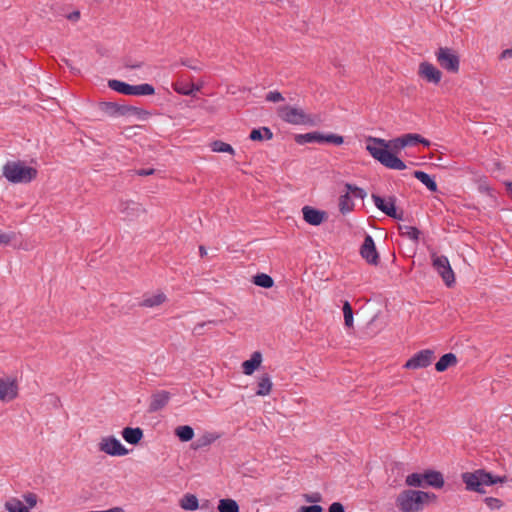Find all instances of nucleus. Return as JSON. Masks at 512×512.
Instances as JSON below:
<instances>
[{"label": "nucleus", "instance_id": "nucleus-42", "mask_svg": "<svg viewBox=\"0 0 512 512\" xmlns=\"http://www.w3.org/2000/svg\"><path fill=\"white\" fill-rule=\"evenodd\" d=\"M222 321H216V320H209V321H205V322H202V323H198L194 329H193V332L194 334L196 335H201L203 332H202V329L205 327V326H216L217 324L221 323Z\"/></svg>", "mask_w": 512, "mask_h": 512}, {"label": "nucleus", "instance_id": "nucleus-28", "mask_svg": "<svg viewBox=\"0 0 512 512\" xmlns=\"http://www.w3.org/2000/svg\"><path fill=\"white\" fill-rule=\"evenodd\" d=\"M180 507L184 510L195 511L199 508L198 498L194 494L187 493L180 500Z\"/></svg>", "mask_w": 512, "mask_h": 512}, {"label": "nucleus", "instance_id": "nucleus-35", "mask_svg": "<svg viewBox=\"0 0 512 512\" xmlns=\"http://www.w3.org/2000/svg\"><path fill=\"white\" fill-rule=\"evenodd\" d=\"M174 89L177 93H179L181 95L193 96L196 92H198L200 90V87L195 84L181 83V84H176L174 86Z\"/></svg>", "mask_w": 512, "mask_h": 512}, {"label": "nucleus", "instance_id": "nucleus-48", "mask_svg": "<svg viewBox=\"0 0 512 512\" xmlns=\"http://www.w3.org/2000/svg\"><path fill=\"white\" fill-rule=\"evenodd\" d=\"M459 70V57L450 52V71L458 72Z\"/></svg>", "mask_w": 512, "mask_h": 512}, {"label": "nucleus", "instance_id": "nucleus-3", "mask_svg": "<svg viewBox=\"0 0 512 512\" xmlns=\"http://www.w3.org/2000/svg\"><path fill=\"white\" fill-rule=\"evenodd\" d=\"M435 498L433 493L405 490L398 495L396 503L402 512H419L423 509L424 503Z\"/></svg>", "mask_w": 512, "mask_h": 512}, {"label": "nucleus", "instance_id": "nucleus-41", "mask_svg": "<svg viewBox=\"0 0 512 512\" xmlns=\"http://www.w3.org/2000/svg\"><path fill=\"white\" fill-rule=\"evenodd\" d=\"M438 61L444 69H448V47H441L439 49Z\"/></svg>", "mask_w": 512, "mask_h": 512}, {"label": "nucleus", "instance_id": "nucleus-6", "mask_svg": "<svg viewBox=\"0 0 512 512\" xmlns=\"http://www.w3.org/2000/svg\"><path fill=\"white\" fill-rule=\"evenodd\" d=\"M108 87L123 95L148 96L155 94L153 85L143 83L139 85H131L117 79L108 80Z\"/></svg>", "mask_w": 512, "mask_h": 512}, {"label": "nucleus", "instance_id": "nucleus-12", "mask_svg": "<svg viewBox=\"0 0 512 512\" xmlns=\"http://www.w3.org/2000/svg\"><path fill=\"white\" fill-rule=\"evenodd\" d=\"M433 269L441 276L444 284L448 286V258L438 255L434 249H429Z\"/></svg>", "mask_w": 512, "mask_h": 512}, {"label": "nucleus", "instance_id": "nucleus-45", "mask_svg": "<svg viewBox=\"0 0 512 512\" xmlns=\"http://www.w3.org/2000/svg\"><path fill=\"white\" fill-rule=\"evenodd\" d=\"M485 503L491 509H499L502 506V501L494 497L485 498Z\"/></svg>", "mask_w": 512, "mask_h": 512}, {"label": "nucleus", "instance_id": "nucleus-29", "mask_svg": "<svg viewBox=\"0 0 512 512\" xmlns=\"http://www.w3.org/2000/svg\"><path fill=\"white\" fill-rule=\"evenodd\" d=\"M218 512H239L238 503L231 498L220 499L218 502Z\"/></svg>", "mask_w": 512, "mask_h": 512}, {"label": "nucleus", "instance_id": "nucleus-32", "mask_svg": "<svg viewBox=\"0 0 512 512\" xmlns=\"http://www.w3.org/2000/svg\"><path fill=\"white\" fill-rule=\"evenodd\" d=\"M174 433L178 437V439L182 442H189L194 437V430L189 425L178 426L175 429Z\"/></svg>", "mask_w": 512, "mask_h": 512}, {"label": "nucleus", "instance_id": "nucleus-10", "mask_svg": "<svg viewBox=\"0 0 512 512\" xmlns=\"http://www.w3.org/2000/svg\"><path fill=\"white\" fill-rule=\"evenodd\" d=\"M99 450L111 456H125L128 454V449L114 436L102 438L99 443Z\"/></svg>", "mask_w": 512, "mask_h": 512}, {"label": "nucleus", "instance_id": "nucleus-11", "mask_svg": "<svg viewBox=\"0 0 512 512\" xmlns=\"http://www.w3.org/2000/svg\"><path fill=\"white\" fill-rule=\"evenodd\" d=\"M360 255L370 265H378L379 254L375 246V242L371 235L367 234L360 247Z\"/></svg>", "mask_w": 512, "mask_h": 512}, {"label": "nucleus", "instance_id": "nucleus-52", "mask_svg": "<svg viewBox=\"0 0 512 512\" xmlns=\"http://www.w3.org/2000/svg\"><path fill=\"white\" fill-rule=\"evenodd\" d=\"M155 169L153 168H141L135 171L138 176H149L154 174Z\"/></svg>", "mask_w": 512, "mask_h": 512}, {"label": "nucleus", "instance_id": "nucleus-27", "mask_svg": "<svg viewBox=\"0 0 512 512\" xmlns=\"http://www.w3.org/2000/svg\"><path fill=\"white\" fill-rule=\"evenodd\" d=\"M414 177L424 184L428 190L435 192L437 190V184L433 177L428 173L420 170L414 171Z\"/></svg>", "mask_w": 512, "mask_h": 512}, {"label": "nucleus", "instance_id": "nucleus-1", "mask_svg": "<svg viewBox=\"0 0 512 512\" xmlns=\"http://www.w3.org/2000/svg\"><path fill=\"white\" fill-rule=\"evenodd\" d=\"M404 136L386 141L382 138L369 136L366 139V150L384 167L393 170H404L406 164L395 153L406 147Z\"/></svg>", "mask_w": 512, "mask_h": 512}, {"label": "nucleus", "instance_id": "nucleus-13", "mask_svg": "<svg viewBox=\"0 0 512 512\" xmlns=\"http://www.w3.org/2000/svg\"><path fill=\"white\" fill-rule=\"evenodd\" d=\"M118 210L127 220L138 218L144 212L142 205L132 200L120 201Z\"/></svg>", "mask_w": 512, "mask_h": 512}, {"label": "nucleus", "instance_id": "nucleus-40", "mask_svg": "<svg viewBox=\"0 0 512 512\" xmlns=\"http://www.w3.org/2000/svg\"><path fill=\"white\" fill-rule=\"evenodd\" d=\"M345 188L348 189V193L354 198L364 199L367 195L366 191L354 184L346 183Z\"/></svg>", "mask_w": 512, "mask_h": 512}, {"label": "nucleus", "instance_id": "nucleus-5", "mask_svg": "<svg viewBox=\"0 0 512 512\" xmlns=\"http://www.w3.org/2000/svg\"><path fill=\"white\" fill-rule=\"evenodd\" d=\"M406 484L411 487H427L441 488L444 485L442 473L438 471L428 470L424 473H412L406 477Z\"/></svg>", "mask_w": 512, "mask_h": 512}, {"label": "nucleus", "instance_id": "nucleus-47", "mask_svg": "<svg viewBox=\"0 0 512 512\" xmlns=\"http://www.w3.org/2000/svg\"><path fill=\"white\" fill-rule=\"evenodd\" d=\"M24 500L28 505V509L33 508L37 504V495L34 493H27L24 495Z\"/></svg>", "mask_w": 512, "mask_h": 512}, {"label": "nucleus", "instance_id": "nucleus-23", "mask_svg": "<svg viewBox=\"0 0 512 512\" xmlns=\"http://www.w3.org/2000/svg\"><path fill=\"white\" fill-rule=\"evenodd\" d=\"M272 381L270 376L267 373L262 374L258 378L257 382V390L255 394L257 396H266L269 395L272 390Z\"/></svg>", "mask_w": 512, "mask_h": 512}, {"label": "nucleus", "instance_id": "nucleus-55", "mask_svg": "<svg viewBox=\"0 0 512 512\" xmlns=\"http://www.w3.org/2000/svg\"><path fill=\"white\" fill-rule=\"evenodd\" d=\"M67 18L71 21H77L80 18V12L73 11L70 14H68Z\"/></svg>", "mask_w": 512, "mask_h": 512}, {"label": "nucleus", "instance_id": "nucleus-56", "mask_svg": "<svg viewBox=\"0 0 512 512\" xmlns=\"http://www.w3.org/2000/svg\"><path fill=\"white\" fill-rule=\"evenodd\" d=\"M507 58H512V48L510 49H505L501 55H500V59H507Z\"/></svg>", "mask_w": 512, "mask_h": 512}, {"label": "nucleus", "instance_id": "nucleus-50", "mask_svg": "<svg viewBox=\"0 0 512 512\" xmlns=\"http://www.w3.org/2000/svg\"><path fill=\"white\" fill-rule=\"evenodd\" d=\"M328 512H345V508L340 502H333L329 506Z\"/></svg>", "mask_w": 512, "mask_h": 512}, {"label": "nucleus", "instance_id": "nucleus-20", "mask_svg": "<svg viewBox=\"0 0 512 512\" xmlns=\"http://www.w3.org/2000/svg\"><path fill=\"white\" fill-rule=\"evenodd\" d=\"M121 434L124 440L132 445H137L143 438V430L139 427H125Z\"/></svg>", "mask_w": 512, "mask_h": 512}, {"label": "nucleus", "instance_id": "nucleus-49", "mask_svg": "<svg viewBox=\"0 0 512 512\" xmlns=\"http://www.w3.org/2000/svg\"><path fill=\"white\" fill-rule=\"evenodd\" d=\"M323 509L319 505L301 506L297 512H322Z\"/></svg>", "mask_w": 512, "mask_h": 512}, {"label": "nucleus", "instance_id": "nucleus-18", "mask_svg": "<svg viewBox=\"0 0 512 512\" xmlns=\"http://www.w3.org/2000/svg\"><path fill=\"white\" fill-rule=\"evenodd\" d=\"M99 110L109 117H119L123 116L124 105L103 101L99 103Z\"/></svg>", "mask_w": 512, "mask_h": 512}, {"label": "nucleus", "instance_id": "nucleus-54", "mask_svg": "<svg viewBox=\"0 0 512 512\" xmlns=\"http://www.w3.org/2000/svg\"><path fill=\"white\" fill-rule=\"evenodd\" d=\"M141 66H142L141 62H130V61L125 62V67L130 68V69L140 68Z\"/></svg>", "mask_w": 512, "mask_h": 512}, {"label": "nucleus", "instance_id": "nucleus-46", "mask_svg": "<svg viewBox=\"0 0 512 512\" xmlns=\"http://www.w3.org/2000/svg\"><path fill=\"white\" fill-rule=\"evenodd\" d=\"M15 238V233H5L0 231V244L8 245Z\"/></svg>", "mask_w": 512, "mask_h": 512}, {"label": "nucleus", "instance_id": "nucleus-26", "mask_svg": "<svg viewBox=\"0 0 512 512\" xmlns=\"http://www.w3.org/2000/svg\"><path fill=\"white\" fill-rule=\"evenodd\" d=\"M273 138V132L269 127L254 128L249 134V139L252 141H264L271 140Z\"/></svg>", "mask_w": 512, "mask_h": 512}, {"label": "nucleus", "instance_id": "nucleus-30", "mask_svg": "<svg viewBox=\"0 0 512 512\" xmlns=\"http://www.w3.org/2000/svg\"><path fill=\"white\" fill-rule=\"evenodd\" d=\"M398 230L401 236L406 237L415 243L418 242L420 231L416 227L409 225H399Z\"/></svg>", "mask_w": 512, "mask_h": 512}, {"label": "nucleus", "instance_id": "nucleus-19", "mask_svg": "<svg viewBox=\"0 0 512 512\" xmlns=\"http://www.w3.org/2000/svg\"><path fill=\"white\" fill-rule=\"evenodd\" d=\"M167 300V297L164 293L159 292L154 295H147L145 294L143 296V299L138 303L139 307H146V308H153L160 306Z\"/></svg>", "mask_w": 512, "mask_h": 512}, {"label": "nucleus", "instance_id": "nucleus-25", "mask_svg": "<svg viewBox=\"0 0 512 512\" xmlns=\"http://www.w3.org/2000/svg\"><path fill=\"white\" fill-rule=\"evenodd\" d=\"M322 134L321 132H309L305 134H297L295 135V142L299 145H304L307 143H320L322 144Z\"/></svg>", "mask_w": 512, "mask_h": 512}, {"label": "nucleus", "instance_id": "nucleus-53", "mask_svg": "<svg viewBox=\"0 0 512 512\" xmlns=\"http://www.w3.org/2000/svg\"><path fill=\"white\" fill-rule=\"evenodd\" d=\"M181 64L192 69V70H195V71H198L201 69L198 65L193 64V61L191 59L182 60Z\"/></svg>", "mask_w": 512, "mask_h": 512}, {"label": "nucleus", "instance_id": "nucleus-4", "mask_svg": "<svg viewBox=\"0 0 512 512\" xmlns=\"http://www.w3.org/2000/svg\"><path fill=\"white\" fill-rule=\"evenodd\" d=\"M2 174L11 183H30L36 179L38 171L21 161H7L2 168Z\"/></svg>", "mask_w": 512, "mask_h": 512}, {"label": "nucleus", "instance_id": "nucleus-14", "mask_svg": "<svg viewBox=\"0 0 512 512\" xmlns=\"http://www.w3.org/2000/svg\"><path fill=\"white\" fill-rule=\"evenodd\" d=\"M18 395V386L14 380L0 378V400L9 402Z\"/></svg>", "mask_w": 512, "mask_h": 512}, {"label": "nucleus", "instance_id": "nucleus-31", "mask_svg": "<svg viewBox=\"0 0 512 512\" xmlns=\"http://www.w3.org/2000/svg\"><path fill=\"white\" fill-rule=\"evenodd\" d=\"M252 283L255 284L256 286L269 289V288L273 287L274 280L268 274L258 273L253 276Z\"/></svg>", "mask_w": 512, "mask_h": 512}, {"label": "nucleus", "instance_id": "nucleus-44", "mask_svg": "<svg viewBox=\"0 0 512 512\" xmlns=\"http://www.w3.org/2000/svg\"><path fill=\"white\" fill-rule=\"evenodd\" d=\"M265 99L269 102H280L282 100H284L282 94L278 91H270L266 94V97Z\"/></svg>", "mask_w": 512, "mask_h": 512}, {"label": "nucleus", "instance_id": "nucleus-36", "mask_svg": "<svg viewBox=\"0 0 512 512\" xmlns=\"http://www.w3.org/2000/svg\"><path fill=\"white\" fill-rule=\"evenodd\" d=\"M211 147V150L213 152H217V153H229L231 155H234L235 154V150L234 148L228 144V143H225L221 140H215L211 143L210 145Z\"/></svg>", "mask_w": 512, "mask_h": 512}, {"label": "nucleus", "instance_id": "nucleus-34", "mask_svg": "<svg viewBox=\"0 0 512 512\" xmlns=\"http://www.w3.org/2000/svg\"><path fill=\"white\" fill-rule=\"evenodd\" d=\"M403 136H404L405 142H407L406 147H412V146H416L418 144H423L424 146H427V147L430 145L429 140L423 138L419 134L408 133Z\"/></svg>", "mask_w": 512, "mask_h": 512}, {"label": "nucleus", "instance_id": "nucleus-57", "mask_svg": "<svg viewBox=\"0 0 512 512\" xmlns=\"http://www.w3.org/2000/svg\"><path fill=\"white\" fill-rule=\"evenodd\" d=\"M457 363V358L453 353H450V367Z\"/></svg>", "mask_w": 512, "mask_h": 512}, {"label": "nucleus", "instance_id": "nucleus-43", "mask_svg": "<svg viewBox=\"0 0 512 512\" xmlns=\"http://www.w3.org/2000/svg\"><path fill=\"white\" fill-rule=\"evenodd\" d=\"M435 368L438 372H443L448 369V353H445L440 357Z\"/></svg>", "mask_w": 512, "mask_h": 512}, {"label": "nucleus", "instance_id": "nucleus-60", "mask_svg": "<svg viewBox=\"0 0 512 512\" xmlns=\"http://www.w3.org/2000/svg\"><path fill=\"white\" fill-rule=\"evenodd\" d=\"M64 62L66 63V65H68L70 67L68 60H64Z\"/></svg>", "mask_w": 512, "mask_h": 512}, {"label": "nucleus", "instance_id": "nucleus-58", "mask_svg": "<svg viewBox=\"0 0 512 512\" xmlns=\"http://www.w3.org/2000/svg\"><path fill=\"white\" fill-rule=\"evenodd\" d=\"M449 273H450V286L452 285V283L454 282L455 280V276H454V272L452 270V268L450 267V270H449Z\"/></svg>", "mask_w": 512, "mask_h": 512}, {"label": "nucleus", "instance_id": "nucleus-33", "mask_svg": "<svg viewBox=\"0 0 512 512\" xmlns=\"http://www.w3.org/2000/svg\"><path fill=\"white\" fill-rule=\"evenodd\" d=\"M354 208V202L350 193H348V189H346L345 194L341 195L339 198V210L342 214H347L351 212Z\"/></svg>", "mask_w": 512, "mask_h": 512}, {"label": "nucleus", "instance_id": "nucleus-51", "mask_svg": "<svg viewBox=\"0 0 512 512\" xmlns=\"http://www.w3.org/2000/svg\"><path fill=\"white\" fill-rule=\"evenodd\" d=\"M305 500L311 503H317L321 501V495L319 493L306 494Z\"/></svg>", "mask_w": 512, "mask_h": 512}, {"label": "nucleus", "instance_id": "nucleus-37", "mask_svg": "<svg viewBox=\"0 0 512 512\" xmlns=\"http://www.w3.org/2000/svg\"><path fill=\"white\" fill-rule=\"evenodd\" d=\"M5 507L8 512H28V507L18 499L7 501Z\"/></svg>", "mask_w": 512, "mask_h": 512}, {"label": "nucleus", "instance_id": "nucleus-22", "mask_svg": "<svg viewBox=\"0 0 512 512\" xmlns=\"http://www.w3.org/2000/svg\"><path fill=\"white\" fill-rule=\"evenodd\" d=\"M220 436L216 433L211 432H205L203 435L198 437L194 442L191 444V448L193 450H200L205 447L210 446L212 443H214Z\"/></svg>", "mask_w": 512, "mask_h": 512}, {"label": "nucleus", "instance_id": "nucleus-9", "mask_svg": "<svg viewBox=\"0 0 512 512\" xmlns=\"http://www.w3.org/2000/svg\"><path fill=\"white\" fill-rule=\"evenodd\" d=\"M434 359V351L431 349H423L415 353L404 364V368L417 370L428 367Z\"/></svg>", "mask_w": 512, "mask_h": 512}, {"label": "nucleus", "instance_id": "nucleus-16", "mask_svg": "<svg viewBox=\"0 0 512 512\" xmlns=\"http://www.w3.org/2000/svg\"><path fill=\"white\" fill-rule=\"evenodd\" d=\"M419 75L433 84H438L442 77L441 71L429 62H422L420 64Z\"/></svg>", "mask_w": 512, "mask_h": 512}, {"label": "nucleus", "instance_id": "nucleus-8", "mask_svg": "<svg viewBox=\"0 0 512 512\" xmlns=\"http://www.w3.org/2000/svg\"><path fill=\"white\" fill-rule=\"evenodd\" d=\"M371 197H372V200H373L375 206L381 212H383L384 214H386L387 216H389L393 219H397V220L403 219V211H401V212L397 211L396 206H395L396 198L394 196L388 197L387 200L377 194H372Z\"/></svg>", "mask_w": 512, "mask_h": 512}, {"label": "nucleus", "instance_id": "nucleus-7", "mask_svg": "<svg viewBox=\"0 0 512 512\" xmlns=\"http://www.w3.org/2000/svg\"><path fill=\"white\" fill-rule=\"evenodd\" d=\"M278 116L286 123L292 125H313L314 122L309 114L303 109L291 106L282 105L277 108Z\"/></svg>", "mask_w": 512, "mask_h": 512}, {"label": "nucleus", "instance_id": "nucleus-2", "mask_svg": "<svg viewBox=\"0 0 512 512\" xmlns=\"http://www.w3.org/2000/svg\"><path fill=\"white\" fill-rule=\"evenodd\" d=\"M462 480L468 491L479 494L486 493L485 486H492L497 483H504L506 476H495L484 469H477L474 472H465L462 474Z\"/></svg>", "mask_w": 512, "mask_h": 512}, {"label": "nucleus", "instance_id": "nucleus-17", "mask_svg": "<svg viewBox=\"0 0 512 512\" xmlns=\"http://www.w3.org/2000/svg\"><path fill=\"white\" fill-rule=\"evenodd\" d=\"M170 400V393L168 391H158L151 396L148 411L150 413L157 412L164 408Z\"/></svg>", "mask_w": 512, "mask_h": 512}, {"label": "nucleus", "instance_id": "nucleus-38", "mask_svg": "<svg viewBox=\"0 0 512 512\" xmlns=\"http://www.w3.org/2000/svg\"><path fill=\"white\" fill-rule=\"evenodd\" d=\"M344 324L348 328L353 327V309L348 301L343 304Z\"/></svg>", "mask_w": 512, "mask_h": 512}, {"label": "nucleus", "instance_id": "nucleus-39", "mask_svg": "<svg viewBox=\"0 0 512 512\" xmlns=\"http://www.w3.org/2000/svg\"><path fill=\"white\" fill-rule=\"evenodd\" d=\"M323 143H330L339 146L344 143V137L334 133L322 134V144Z\"/></svg>", "mask_w": 512, "mask_h": 512}, {"label": "nucleus", "instance_id": "nucleus-24", "mask_svg": "<svg viewBox=\"0 0 512 512\" xmlns=\"http://www.w3.org/2000/svg\"><path fill=\"white\" fill-rule=\"evenodd\" d=\"M151 113L143 108L124 105L123 116H134L137 120H147Z\"/></svg>", "mask_w": 512, "mask_h": 512}, {"label": "nucleus", "instance_id": "nucleus-59", "mask_svg": "<svg viewBox=\"0 0 512 512\" xmlns=\"http://www.w3.org/2000/svg\"><path fill=\"white\" fill-rule=\"evenodd\" d=\"M199 251H200L201 257H204L207 254L206 249L203 246L199 247Z\"/></svg>", "mask_w": 512, "mask_h": 512}, {"label": "nucleus", "instance_id": "nucleus-15", "mask_svg": "<svg viewBox=\"0 0 512 512\" xmlns=\"http://www.w3.org/2000/svg\"><path fill=\"white\" fill-rule=\"evenodd\" d=\"M302 214L305 222L313 226L320 225L327 217L325 211L316 209L308 205L302 208Z\"/></svg>", "mask_w": 512, "mask_h": 512}, {"label": "nucleus", "instance_id": "nucleus-21", "mask_svg": "<svg viewBox=\"0 0 512 512\" xmlns=\"http://www.w3.org/2000/svg\"><path fill=\"white\" fill-rule=\"evenodd\" d=\"M262 354L259 351H255L249 360L242 363L243 373L245 375H252L255 370L261 365Z\"/></svg>", "mask_w": 512, "mask_h": 512}]
</instances>
